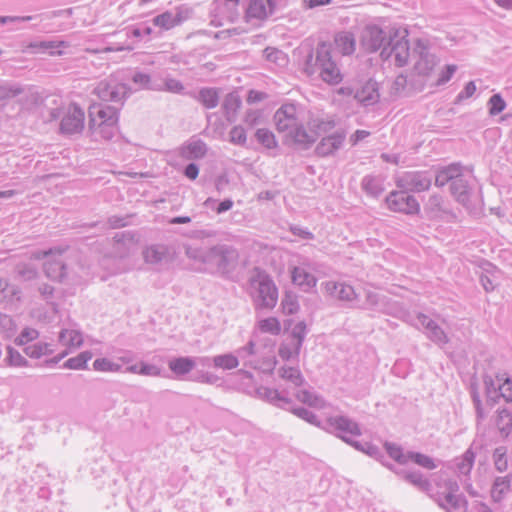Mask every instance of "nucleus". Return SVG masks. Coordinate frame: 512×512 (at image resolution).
Wrapping results in <instances>:
<instances>
[{
	"label": "nucleus",
	"instance_id": "1",
	"mask_svg": "<svg viewBox=\"0 0 512 512\" xmlns=\"http://www.w3.org/2000/svg\"><path fill=\"white\" fill-rule=\"evenodd\" d=\"M305 72L309 75L318 73L319 77L330 85H337L342 81V74L331 56V46L327 42L317 45L315 51L309 55L305 63Z\"/></svg>",
	"mask_w": 512,
	"mask_h": 512
},
{
	"label": "nucleus",
	"instance_id": "2",
	"mask_svg": "<svg viewBox=\"0 0 512 512\" xmlns=\"http://www.w3.org/2000/svg\"><path fill=\"white\" fill-rule=\"evenodd\" d=\"M89 129L98 139L111 140L119 131V110L108 104H95L89 113Z\"/></svg>",
	"mask_w": 512,
	"mask_h": 512
},
{
	"label": "nucleus",
	"instance_id": "3",
	"mask_svg": "<svg viewBox=\"0 0 512 512\" xmlns=\"http://www.w3.org/2000/svg\"><path fill=\"white\" fill-rule=\"evenodd\" d=\"M335 123L332 120H323L319 118L310 119L306 124L298 123L293 132L288 135L286 143L307 148L312 145L316 139L334 130Z\"/></svg>",
	"mask_w": 512,
	"mask_h": 512
},
{
	"label": "nucleus",
	"instance_id": "4",
	"mask_svg": "<svg viewBox=\"0 0 512 512\" xmlns=\"http://www.w3.org/2000/svg\"><path fill=\"white\" fill-rule=\"evenodd\" d=\"M449 182H451V191L456 199L466 203L469 200V187L467 181L462 178V170L459 165L452 164L438 171L435 184L444 186Z\"/></svg>",
	"mask_w": 512,
	"mask_h": 512
},
{
	"label": "nucleus",
	"instance_id": "5",
	"mask_svg": "<svg viewBox=\"0 0 512 512\" xmlns=\"http://www.w3.org/2000/svg\"><path fill=\"white\" fill-rule=\"evenodd\" d=\"M255 276L251 280V285L255 287L257 296L256 303L260 308L272 309L278 301V288L266 273L256 270Z\"/></svg>",
	"mask_w": 512,
	"mask_h": 512
},
{
	"label": "nucleus",
	"instance_id": "6",
	"mask_svg": "<svg viewBox=\"0 0 512 512\" xmlns=\"http://www.w3.org/2000/svg\"><path fill=\"white\" fill-rule=\"evenodd\" d=\"M60 119V132L71 135L80 133L84 128V110L75 103H69L58 111Z\"/></svg>",
	"mask_w": 512,
	"mask_h": 512
},
{
	"label": "nucleus",
	"instance_id": "7",
	"mask_svg": "<svg viewBox=\"0 0 512 512\" xmlns=\"http://www.w3.org/2000/svg\"><path fill=\"white\" fill-rule=\"evenodd\" d=\"M487 403L493 406L499 397L506 402L512 401V383L505 375H496L495 378L485 379Z\"/></svg>",
	"mask_w": 512,
	"mask_h": 512
},
{
	"label": "nucleus",
	"instance_id": "8",
	"mask_svg": "<svg viewBox=\"0 0 512 512\" xmlns=\"http://www.w3.org/2000/svg\"><path fill=\"white\" fill-rule=\"evenodd\" d=\"M276 130L283 134L284 142L288 140V135L293 132L298 125L297 107L295 104H283L273 117Z\"/></svg>",
	"mask_w": 512,
	"mask_h": 512
},
{
	"label": "nucleus",
	"instance_id": "9",
	"mask_svg": "<svg viewBox=\"0 0 512 512\" xmlns=\"http://www.w3.org/2000/svg\"><path fill=\"white\" fill-rule=\"evenodd\" d=\"M407 30H389V42L387 47H391V53L395 56L396 64L404 65L409 58V43Z\"/></svg>",
	"mask_w": 512,
	"mask_h": 512
},
{
	"label": "nucleus",
	"instance_id": "10",
	"mask_svg": "<svg viewBox=\"0 0 512 512\" xmlns=\"http://www.w3.org/2000/svg\"><path fill=\"white\" fill-rule=\"evenodd\" d=\"M387 206L394 212L414 214L419 212L420 206L417 200L405 191H393L386 198Z\"/></svg>",
	"mask_w": 512,
	"mask_h": 512
},
{
	"label": "nucleus",
	"instance_id": "11",
	"mask_svg": "<svg viewBox=\"0 0 512 512\" xmlns=\"http://www.w3.org/2000/svg\"><path fill=\"white\" fill-rule=\"evenodd\" d=\"M396 184L401 189L423 192L431 186V177L424 172H407L397 179Z\"/></svg>",
	"mask_w": 512,
	"mask_h": 512
},
{
	"label": "nucleus",
	"instance_id": "12",
	"mask_svg": "<svg viewBox=\"0 0 512 512\" xmlns=\"http://www.w3.org/2000/svg\"><path fill=\"white\" fill-rule=\"evenodd\" d=\"M95 93L103 101H119L126 93V86L110 78L101 81L95 88Z\"/></svg>",
	"mask_w": 512,
	"mask_h": 512
},
{
	"label": "nucleus",
	"instance_id": "13",
	"mask_svg": "<svg viewBox=\"0 0 512 512\" xmlns=\"http://www.w3.org/2000/svg\"><path fill=\"white\" fill-rule=\"evenodd\" d=\"M275 0H249L245 10L247 20L263 21L274 11Z\"/></svg>",
	"mask_w": 512,
	"mask_h": 512
},
{
	"label": "nucleus",
	"instance_id": "14",
	"mask_svg": "<svg viewBox=\"0 0 512 512\" xmlns=\"http://www.w3.org/2000/svg\"><path fill=\"white\" fill-rule=\"evenodd\" d=\"M306 332V325L304 322H298L289 337V345L291 350L287 351L286 348H279V355L284 360H289L299 354L302 346L303 338Z\"/></svg>",
	"mask_w": 512,
	"mask_h": 512
},
{
	"label": "nucleus",
	"instance_id": "15",
	"mask_svg": "<svg viewBox=\"0 0 512 512\" xmlns=\"http://www.w3.org/2000/svg\"><path fill=\"white\" fill-rule=\"evenodd\" d=\"M363 42L372 51L385 49L389 42V31L386 33L377 26H370L364 33Z\"/></svg>",
	"mask_w": 512,
	"mask_h": 512
},
{
	"label": "nucleus",
	"instance_id": "16",
	"mask_svg": "<svg viewBox=\"0 0 512 512\" xmlns=\"http://www.w3.org/2000/svg\"><path fill=\"white\" fill-rule=\"evenodd\" d=\"M322 137L321 141L316 147V152L320 156H328L337 151L342 145L345 135L343 132L330 131Z\"/></svg>",
	"mask_w": 512,
	"mask_h": 512
},
{
	"label": "nucleus",
	"instance_id": "17",
	"mask_svg": "<svg viewBox=\"0 0 512 512\" xmlns=\"http://www.w3.org/2000/svg\"><path fill=\"white\" fill-rule=\"evenodd\" d=\"M329 424L338 431L340 437L345 441H349L350 437L360 433L357 424L344 417L331 418Z\"/></svg>",
	"mask_w": 512,
	"mask_h": 512
},
{
	"label": "nucleus",
	"instance_id": "18",
	"mask_svg": "<svg viewBox=\"0 0 512 512\" xmlns=\"http://www.w3.org/2000/svg\"><path fill=\"white\" fill-rule=\"evenodd\" d=\"M334 45L342 55H350L355 51L356 41L351 32L341 31L335 34Z\"/></svg>",
	"mask_w": 512,
	"mask_h": 512
},
{
	"label": "nucleus",
	"instance_id": "19",
	"mask_svg": "<svg viewBox=\"0 0 512 512\" xmlns=\"http://www.w3.org/2000/svg\"><path fill=\"white\" fill-rule=\"evenodd\" d=\"M291 279L295 285L304 290L311 289L316 285V278L304 267H294L291 270Z\"/></svg>",
	"mask_w": 512,
	"mask_h": 512
},
{
	"label": "nucleus",
	"instance_id": "20",
	"mask_svg": "<svg viewBox=\"0 0 512 512\" xmlns=\"http://www.w3.org/2000/svg\"><path fill=\"white\" fill-rule=\"evenodd\" d=\"M355 97L363 103H374L379 98L377 83L369 80L357 91Z\"/></svg>",
	"mask_w": 512,
	"mask_h": 512
},
{
	"label": "nucleus",
	"instance_id": "21",
	"mask_svg": "<svg viewBox=\"0 0 512 512\" xmlns=\"http://www.w3.org/2000/svg\"><path fill=\"white\" fill-rule=\"evenodd\" d=\"M61 344L68 350L79 348L83 344L82 334L75 329H64L59 336Z\"/></svg>",
	"mask_w": 512,
	"mask_h": 512
},
{
	"label": "nucleus",
	"instance_id": "22",
	"mask_svg": "<svg viewBox=\"0 0 512 512\" xmlns=\"http://www.w3.org/2000/svg\"><path fill=\"white\" fill-rule=\"evenodd\" d=\"M46 275L53 281H60L65 275V269L60 257L49 258L44 263Z\"/></svg>",
	"mask_w": 512,
	"mask_h": 512
},
{
	"label": "nucleus",
	"instance_id": "23",
	"mask_svg": "<svg viewBox=\"0 0 512 512\" xmlns=\"http://www.w3.org/2000/svg\"><path fill=\"white\" fill-rule=\"evenodd\" d=\"M181 22V14L173 15L171 12H164L153 19L154 25L164 30H169Z\"/></svg>",
	"mask_w": 512,
	"mask_h": 512
},
{
	"label": "nucleus",
	"instance_id": "24",
	"mask_svg": "<svg viewBox=\"0 0 512 512\" xmlns=\"http://www.w3.org/2000/svg\"><path fill=\"white\" fill-rule=\"evenodd\" d=\"M496 426L502 437H508L512 431V415L506 410H500L495 419Z\"/></svg>",
	"mask_w": 512,
	"mask_h": 512
},
{
	"label": "nucleus",
	"instance_id": "25",
	"mask_svg": "<svg viewBox=\"0 0 512 512\" xmlns=\"http://www.w3.org/2000/svg\"><path fill=\"white\" fill-rule=\"evenodd\" d=\"M29 47L38 51H48L50 55H61L60 48L66 47V43L63 41H42L30 44Z\"/></svg>",
	"mask_w": 512,
	"mask_h": 512
},
{
	"label": "nucleus",
	"instance_id": "26",
	"mask_svg": "<svg viewBox=\"0 0 512 512\" xmlns=\"http://www.w3.org/2000/svg\"><path fill=\"white\" fill-rule=\"evenodd\" d=\"M194 361L190 358L180 357L169 362V368L177 375H183L194 368Z\"/></svg>",
	"mask_w": 512,
	"mask_h": 512
},
{
	"label": "nucleus",
	"instance_id": "27",
	"mask_svg": "<svg viewBox=\"0 0 512 512\" xmlns=\"http://www.w3.org/2000/svg\"><path fill=\"white\" fill-rule=\"evenodd\" d=\"M258 142L267 149H274L278 146V141L274 133L266 128L258 129L255 133Z\"/></svg>",
	"mask_w": 512,
	"mask_h": 512
},
{
	"label": "nucleus",
	"instance_id": "28",
	"mask_svg": "<svg viewBox=\"0 0 512 512\" xmlns=\"http://www.w3.org/2000/svg\"><path fill=\"white\" fill-rule=\"evenodd\" d=\"M258 328L262 333L278 335L281 332V323L276 317H267L258 322Z\"/></svg>",
	"mask_w": 512,
	"mask_h": 512
},
{
	"label": "nucleus",
	"instance_id": "29",
	"mask_svg": "<svg viewBox=\"0 0 512 512\" xmlns=\"http://www.w3.org/2000/svg\"><path fill=\"white\" fill-rule=\"evenodd\" d=\"M92 353L89 351H84L78 354L75 357L69 358L65 362V366L69 369L80 370L86 368L87 362L91 360Z\"/></svg>",
	"mask_w": 512,
	"mask_h": 512
},
{
	"label": "nucleus",
	"instance_id": "30",
	"mask_svg": "<svg viewBox=\"0 0 512 512\" xmlns=\"http://www.w3.org/2000/svg\"><path fill=\"white\" fill-rule=\"evenodd\" d=\"M24 352L31 358H40L52 352L47 343H34L25 347Z\"/></svg>",
	"mask_w": 512,
	"mask_h": 512
},
{
	"label": "nucleus",
	"instance_id": "31",
	"mask_svg": "<svg viewBox=\"0 0 512 512\" xmlns=\"http://www.w3.org/2000/svg\"><path fill=\"white\" fill-rule=\"evenodd\" d=\"M39 336V333L36 329L26 327L24 328L20 334L15 338V343L19 346H28L31 342L36 340Z\"/></svg>",
	"mask_w": 512,
	"mask_h": 512
},
{
	"label": "nucleus",
	"instance_id": "32",
	"mask_svg": "<svg viewBox=\"0 0 512 512\" xmlns=\"http://www.w3.org/2000/svg\"><path fill=\"white\" fill-rule=\"evenodd\" d=\"M93 368L98 372H118L121 366L107 358H98L93 362Z\"/></svg>",
	"mask_w": 512,
	"mask_h": 512
},
{
	"label": "nucleus",
	"instance_id": "33",
	"mask_svg": "<svg viewBox=\"0 0 512 512\" xmlns=\"http://www.w3.org/2000/svg\"><path fill=\"white\" fill-rule=\"evenodd\" d=\"M280 375L283 379L290 381L295 386H299L303 383V378L298 369L293 367H283L280 370Z\"/></svg>",
	"mask_w": 512,
	"mask_h": 512
},
{
	"label": "nucleus",
	"instance_id": "34",
	"mask_svg": "<svg viewBox=\"0 0 512 512\" xmlns=\"http://www.w3.org/2000/svg\"><path fill=\"white\" fill-rule=\"evenodd\" d=\"M200 101L207 108H214L218 104V93L214 89H203L200 91Z\"/></svg>",
	"mask_w": 512,
	"mask_h": 512
},
{
	"label": "nucleus",
	"instance_id": "35",
	"mask_svg": "<svg viewBox=\"0 0 512 512\" xmlns=\"http://www.w3.org/2000/svg\"><path fill=\"white\" fill-rule=\"evenodd\" d=\"M216 4L220 12H228L232 18L237 14L240 0H216Z\"/></svg>",
	"mask_w": 512,
	"mask_h": 512
},
{
	"label": "nucleus",
	"instance_id": "36",
	"mask_svg": "<svg viewBox=\"0 0 512 512\" xmlns=\"http://www.w3.org/2000/svg\"><path fill=\"white\" fill-rule=\"evenodd\" d=\"M214 364L223 369H233L238 366V360L231 354L220 355L214 358Z\"/></svg>",
	"mask_w": 512,
	"mask_h": 512
},
{
	"label": "nucleus",
	"instance_id": "37",
	"mask_svg": "<svg viewBox=\"0 0 512 512\" xmlns=\"http://www.w3.org/2000/svg\"><path fill=\"white\" fill-rule=\"evenodd\" d=\"M265 58L273 63L286 64L288 59L287 56L276 48H267L264 51Z\"/></svg>",
	"mask_w": 512,
	"mask_h": 512
},
{
	"label": "nucleus",
	"instance_id": "38",
	"mask_svg": "<svg viewBox=\"0 0 512 512\" xmlns=\"http://www.w3.org/2000/svg\"><path fill=\"white\" fill-rule=\"evenodd\" d=\"M408 458H410L416 464L429 470H432L436 467L432 458L421 453H411L408 455Z\"/></svg>",
	"mask_w": 512,
	"mask_h": 512
},
{
	"label": "nucleus",
	"instance_id": "39",
	"mask_svg": "<svg viewBox=\"0 0 512 512\" xmlns=\"http://www.w3.org/2000/svg\"><path fill=\"white\" fill-rule=\"evenodd\" d=\"M297 398L299 401H301L309 406L320 407L323 405V402L319 397L311 394L307 390L300 391L297 395Z\"/></svg>",
	"mask_w": 512,
	"mask_h": 512
},
{
	"label": "nucleus",
	"instance_id": "40",
	"mask_svg": "<svg viewBox=\"0 0 512 512\" xmlns=\"http://www.w3.org/2000/svg\"><path fill=\"white\" fill-rule=\"evenodd\" d=\"M488 104H489V112L491 115H497V114L501 113L506 107L505 101L502 99V97L499 94L493 95L489 99Z\"/></svg>",
	"mask_w": 512,
	"mask_h": 512
},
{
	"label": "nucleus",
	"instance_id": "41",
	"mask_svg": "<svg viewBox=\"0 0 512 512\" xmlns=\"http://www.w3.org/2000/svg\"><path fill=\"white\" fill-rule=\"evenodd\" d=\"M509 489V482L505 480L504 478H499L495 481L493 489H492V496L499 500L503 493H505Z\"/></svg>",
	"mask_w": 512,
	"mask_h": 512
},
{
	"label": "nucleus",
	"instance_id": "42",
	"mask_svg": "<svg viewBox=\"0 0 512 512\" xmlns=\"http://www.w3.org/2000/svg\"><path fill=\"white\" fill-rule=\"evenodd\" d=\"M230 140L235 144H244L246 142V132L241 126H236L230 131Z\"/></svg>",
	"mask_w": 512,
	"mask_h": 512
},
{
	"label": "nucleus",
	"instance_id": "43",
	"mask_svg": "<svg viewBox=\"0 0 512 512\" xmlns=\"http://www.w3.org/2000/svg\"><path fill=\"white\" fill-rule=\"evenodd\" d=\"M281 306L283 312L288 315L294 314L298 310L297 301L289 295L283 299Z\"/></svg>",
	"mask_w": 512,
	"mask_h": 512
},
{
	"label": "nucleus",
	"instance_id": "44",
	"mask_svg": "<svg viewBox=\"0 0 512 512\" xmlns=\"http://www.w3.org/2000/svg\"><path fill=\"white\" fill-rule=\"evenodd\" d=\"M8 363L13 366H24L26 365L25 358L17 351H14L12 349H9L8 351V357H7Z\"/></svg>",
	"mask_w": 512,
	"mask_h": 512
},
{
	"label": "nucleus",
	"instance_id": "45",
	"mask_svg": "<svg viewBox=\"0 0 512 512\" xmlns=\"http://www.w3.org/2000/svg\"><path fill=\"white\" fill-rule=\"evenodd\" d=\"M386 450H387L388 454L390 455V457H392L396 461H398L400 463L406 462V457L402 454L401 449L399 447L392 445V444H387Z\"/></svg>",
	"mask_w": 512,
	"mask_h": 512
},
{
	"label": "nucleus",
	"instance_id": "46",
	"mask_svg": "<svg viewBox=\"0 0 512 512\" xmlns=\"http://www.w3.org/2000/svg\"><path fill=\"white\" fill-rule=\"evenodd\" d=\"M14 294L15 290L10 288L9 283L4 279H0V301H6L10 295Z\"/></svg>",
	"mask_w": 512,
	"mask_h": 512
},
{
	"label": "nucleus",
	"instance_id": "47",
	"mask_svg": "<svg viewBox=\"0 0 512 512\" xmlns=\"http://www.w3.org/2000/svg\"><path fill=\"white\" fill-rule=\"evenodd\" d=\"M407 478L416 486H418L422 490H428L430 487L429 481L427 479H424L420 475H408Z\"/></svg>",
	"mask_w": 512,
	"mask_h": 512
},
{
	"label": "nucleus",
	"instance_id": "48",
	"mask_svg": "<svg viewBox=\"0 0 512 512\" xmlns=\"http://www.w3.org/2000/svg\"><path fill=\"white\" fill-rule=\"evenodd\" d=\"M139 374L148 376H158L160 375V369L154 365L140 363Z\"/></svg>",
	"mask_w": 512,
	"mask_h": 512
},
{
	"label": "nucleus",
	"instance_id": "49",
	"mask_svg": "<svg viewBox=\"0 0 512 512\" xmlns=\"http://www.w3.org/2000/svg\"><path fill=\"white\" fill-rule=\"evenodd\" d=\"M370 132L366 130H357L349 138V142L352 146L357 145L359 142L369 137Z\"/></svg>",
	"mask_w": 512,
	"mask_h": 512
},
{
	"label": "nucleus",
	"instance_id": "50",
	"mask_svg": "<svg viewBox=\"0 0 512 512\" xmlns=\"http://www.w3.org/2000/svg\"><path fill=\"white\" fill-rule=\"evenodd\" d=\"M506 451L503 448L496 449L494 458H495V465L497 466L498 470L502 471L506 468V461L504 460Z\"/></svg>",
	"mask_w": 512,
	"mask_h": 512
},
{
	"label": "nucleus",
	"instance_id": "51",
	"mask_svg": "<svg viewBox=\"0 0 512 512\" xmlns=\"http://www.w3.org/2000/svg\"><path fill=\"white\" fill-rule=\"evenodd\" d=\"M267 95L264 92L257 91V90H251L248 93L247 96V102L250 104L260 102L264 99H266Z\"/></svg>",
	"mask_w": 512,
	"mask_h": 512
},
{
	"label": "nucleus",
	"instance_id": "52",
	"mask_svg": "<svg viewBox=\"0 0 512 512\" xmlns=\"http://www.w3.org/2000/svg\"><path fill=\"white\" fill-rule=\"evenodd\" d=\"M332 3V0H303V5L307 9H313L320 6H327Z\"/></svg>",
	"mask_w": 512,
	"mask_h": 512
},
{
	"label": "nucleus",
	"instance_id": "53",
	"mask_svg": "<svg viewBox=\"0 0 512 512\" xmlns=\"http://www.w3.org/2000/svg\"><path fill=\"white\" fill-rule=\"evenodd\" d=\"M455 71H456L455 65H448L446 67L445 71L442 72L441 77L438 79L437 83L442 84V83L447 82L452 77V75L454 74Z\"/></svg>",
	"mask_w": 512,
	"mask_h": 512
},
{
	"label": "nucleus",
	"instance_id": "54",
	"mask_svg": "<svg viewBox=\"0 0 512 512\" xmlns=\"http://www.w3.org/2000/svg\"><path fill=\"white\" fill-rule=\"evenodd\" d=\"M145 258L147 261L157 262L161 259V255L156 249L149 248L145 252Z\"/></svg>",
	"mask_w": 512,
	"mask_h": 512
},
{
	"label": "nucleus",
	"instance_id": "55",
	"mask_svg": "<svg viewBox=\"0 0 512 512\" xmlns=\"http://www.w3.org/2000/svg\"><path fill=\"white\" fill-rule=\"evenodd\" d=\"M198 172V167L195 164H189L185 169V175L192 180L197 178Z\"/></svg>",
	"mask_w": 512,
	"mask_h": 512
},
{
	"label": "nucleus",
	"instance_id": "56",
	"mask_svg": "<svg viewBox=\"0 0 512 512\" xmlns=\"http://www.w3.org/2000/svg\"><path fill=\"white\" fill-rule=\"evenodd\" d=\"M354 292H353V289L352 287L350 286H344V285H341V289L339 291V297L341 299H350L352 296H353Z\"/></svg>",
	"mask_w": 512,
	"mask_h": 512
},
{
	"label": "nucleus",
	"instance_id": "57",
	"mask_svg": "<svg viewBox=\"0 0 512 512\" xmlns=\"http://www.w3.org/2000/svg\"><path fill=\"white\" fill-rule=\"evenodd\" d=\"M381 159L387 163H391L394 165H397L399 163V158L397 155L394 154H388V153H382Z\"/></svg>",
	"mask_w": 512,
	"mask_h": 512
},
{
	"label": "nucleus",
	"instance_id": "58",
	"mask_svg": "<svg viewBox=\"0 0 512 512\" xmlns=\"http://www.w3.org/2000/svg\"><path fill=\"white\" fill-rule=\"evenodd\" d=\"M232 205H233V202L231 200L222 201L217 208V213L220 214V213H223V212L231 209Z\"/></svg>",
	"mask_w": 512,
	"mask_h": 512
},
{
	"label": "nucleus",
	"instance_id": "59",
	"mask_svg": "<svg viewBox=\"0 0 512 512\" xmlns=\"http://www.w3.org/2000/svg\"><path fill=\"white\" fill-rule=\"evenodd\" d=\"M476 91V86L474 82H469L464 88V92L467 97H471Z\"/></svg>",
	"mask_w": 512,
	"mask_h": 512
},
{
	"label": "nucleus",
	"instance_id": "60",
	"mask_svg": "<svg viewBox=\"0 0 512 512\" xmlns=\"http://www.w3.org/2000/svg\"><path fill=\"white\" fill-rule=\"evenodd\" d=\"M473 399H474V402H475V405H476V408H477L478 416L479 417H483L484 416V410H483V408L481 406V401H480L479 397L477 395H474Z\"/></svg>",
	"mask_w": 512,
	"mask_h": 512
},
{
	"label": "nucleus",
	"instance_id": "61",
	"mask_svg": "<svg viewBox=\"0 0 512 512\" xmlns=\"http://www.w3.org/2000/svg\"><path fill=\"white\" fill-rule=\"evenodd\" d=\"M189 222H190L189 217H175L170 221V223H172V224H184V223H189Z\"/></svg>",
	"mask_w": 512,
	"mask_h": 512
},
{
	"label": "nucleus",
	"instance_id": "62",
	"mask_svg": "<svg viewBox=\"0 0 512 512\" xmlns=\"http://www.w3.org/2000/svg\"><path fill=\"white\" fill-rule=\"evenodd\" d=\"M495 2L505 9L512 8V0H495Z\"/></svg>",
	"mask_w": 512,
	"mask_h": 512
},
{
	"label": "nucleus",
	"instance_id": "63",
	"mask_svg": "<svg viewBox=\"0 0 512 512\" xmlns=\"http://www.w3.org/2000/svg\"><path fill=\"white\" fill-rule=\"evenodd\" d=\"M140 364L132 365L127 368V371L133 374H139Z\"/></svg>",
	"mask_w": 512,
	"mask_h": 512
},
{
	"label": "nucleus",
	"instance_id": "64",
	"mask_svg": "<svg viewBox=\"0 0 512 512\" xmlns=\"http://www.w3.org/2000/svg\"><path fill=\"white\" fill-rule=\"evenodd\" d=\"M170 89L174 90V91H178V90H181L182 89V86L180 83L178 82H175L173 86H170Z\"/></svg>",
	"mask_w": 512,
	"mask_h": 512
}]
</instances>
